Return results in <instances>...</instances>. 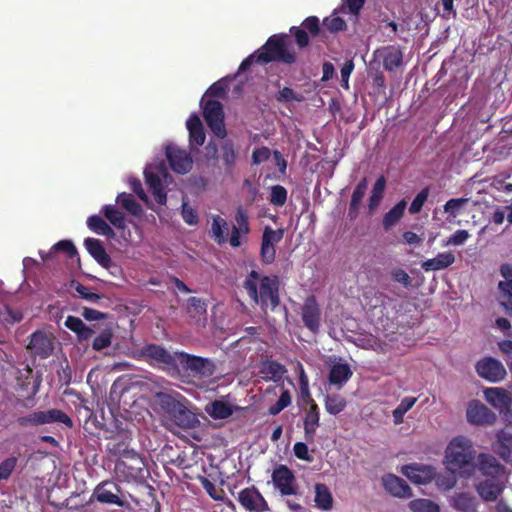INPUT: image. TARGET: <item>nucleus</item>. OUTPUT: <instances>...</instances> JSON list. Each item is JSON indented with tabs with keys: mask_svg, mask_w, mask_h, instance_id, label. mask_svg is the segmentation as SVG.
<instances>
[{
	"mask_svg": "<svg viewBox=\"0 0 512 512\" xmlns=\"http://www.w3.org/2000/svg\"><path fill=\"white\" fill-rule=\"evenodd\" d=\"M352 376V371L347 363L337 362L332 365L329 373V382L339 388Z\"/></svg>",
	"mask_w": 512,
	"mask_h": 512,
	"instance_id": "nucleus-35",
	"label": "nucleus"
},
{
	"mask_svg": "<svg viewBox=\"0 0 512 512\" xmlns=\"http://www.w3.org/2000/svg\"><path fill=\"white\" fill-rule=\"evenodd\" d=\"M111 344V333L105 331L97 336L93 341V348L95 350H102Z\"/></svg>",
	"mask_w": 512,
	"mask_h": 512,
	"instance_id": "nucleus-60",
	"label": "nucleus"
},
{
	"mask_svg": "<svg viewBox=\"0 0 512 512\" xmlns=\"http://www.w3.org/2000/svg\"><path fill=\"white\" fill-rule=\"evenodd\" d=\"M319 426V412L316 403H312L310 408L306 411L304 419V433L305 439L309 442L314 440L316 430Z\"/></svg>",
	"mask_w": 512,
	"mask_h": 512,
	"instance_id": "nucleus-34",
	"label": "nucleus"
},
{
	"mask_svg": "<svg viewBox=\"0 0 512 512\" xmlns=\"http://www.w3.org/2000/svg\"><path fill=\"white\" fill-rule=\"evenodd\" d=\"M476 371L481 378L490 382H499L506 376V369L503 364L491 357L478 361Z\"/></svg>",
	"mask_w": 512,
	"mask_h": 512,
	"instance_id": "nucleus-11",
	"label": "nucleus"
},
{
	"mask_svg": "<svg viewBox=\"0 0 512 512\" xmlns=\"http://www.w3.org/2000/svg\"><path fill=\"white\" fill-rule=\"evenodd\" d=\"M17 463L15 457L5 459L0 463V480L7 479L14 470Z\"/></svg>",
	"mask_w": 512,
	"mask_h": 512,
	"instance_id": "nucleus-57",
	"label": "nucleus"
},
{
	"mask_svg": "<svg viewBox=\"0 0 512 512\" xmlns=\"http://www.w3.org/2000/svg\"><path fill=\"white\" fill-rule=\"evenodd\" d=\"M391 275L395 281L402 284L404 287H409L411 285V277L403 269H394L391 272Z\"/></svg>",
	"mask_w": 512,
	"mask_h": 512,
	"instance_id": "nucleus-63",
	"label": "nucleus"
},
{
	"mask_svg": "<svg viewBox=\"0 0 512 512\" xmlns=\"http://www.w3.org/2000/svg\"><path fill=\"white\" fill-rule=\"evenodd\" d=\"M207 92L213 97L224 98L226 96V92H227V85L224 82V80H219V81L213 83L209 87Z\"/></svg>",
	"mask_w": 512,
	"mask_h": 512,
	"instance_id": "nucleus-59",
	"label": "nucleus"
},
{
	"mask_svg": "<svg viewBox=\"0 0 512 512\" xmlns=\"http://www.w3.org/2000/svg\"><path fill=\"white\" fill-rule=\"evenodd\" d=\"M168 422H170V425H176L184 429L195 428L199 424L197 416L187 409L184 403L180 405Z\"/></svg>",
	"mask_w": 512,
	"mask_h": 512,
	"instance_id": "nucleus-31",
	"label": "nucleus"
},
{
	"mask_svg": "<svg viewBox=\"0 0 512 512\" xmlns=\"http://www.w3.org/2000/svg\"><path fill=\"white\" fill-rule=\"evenodd\" d=\"M499 349L507 356V362L512 373V341L503 340L498 343Z\"/></svg>",
	"mask_w": 512,
	"mask_h": 512,
	"instance_id": "nucleus-64",
	"label": "nucleus"
},
{
	"mask_svg": "<svg viewBox=\"0 0 512 512\" xmlns=\"http://www.w3.org/2000/svg\"><path fill=\"white\" fill-rule=\"evenodd\" d=\"M156 404L168 422L183 403L184 398L177 392H160L156 394Z\"/></svg>",
	"mask_w": 512,
	"mask_h": 512,
	"instance_id": "nucleus-15",
	"label": "nucleus"
},
{
	"mask_svg": "<svg viewBox=\"0 0 512 512\" xmlns=\"http://www.w3.org/2000/svg\"><path fill=\"white\" fill-rule=\"evenodd\" d=\"M270 157V149L267 147L256 148L252 153V162L253 164H260L265 162Z\"/></svg>",
	"mask_w": 512,
	"mask_h": 512,
	"instance_id": "nucleus-61",
	"label": "nucleus"
},
{
	"mask_svg": "<svg viewBox=\"0 0 512 512\" xmlns=\"http://www.w3.org/2000/svg\"><path fill=\"white\" fill-rule=\"evenodd\" d=\"M94 233L106 236L119 245H125L131 241L127 226H91Z\"/></svg>",
	"mask_w": 512,
	"mask_h": 512,
	"instance_id": "nucleus-27",
	"label": "nucleus"
},
{
	"mask_svg": "<svg viewBox=\"0 0 512 512\" xmlns=\"http://www.w3.org/2000/svg\"><path fill=\"white\" fill-rule=\"evenodd\" d=\"M177 365H180L189 376L199 379L211 377L215 372V364L210 359L184 352L178 354Z\"/></svg>",
	"mask_w": 512,
	"mask_h": 512,
	"instance_id": "nucleus-5",
	"label": "nucleus"
},
{
	"mask_svg": "<svg viewBox=\"0 0 512 512\" xmlns=\"http://www.w3.org/2000/svg\"><path fill=\"white\" fill-rule=\"evenodd\" d=\"M28 349L41 358H47L53 351L52 334L44 331H36L31 336Z\"/></svg>",
	"mask_w": 512,
	"mask_h": 512,
	"instance_id": "nucleus-18",
	"label": "nucleus"
},
{
	"mask_svg": "<svg viewBox=\"0 0 512 512\" xmlns=\"http://www.w3.org/2000/svg\"><path fill=\"white\" fill-rule=\"evenodd\" d=\"M166 157L171 169L180 174L188 173L192 168V159L190 155L176 146L169 145L166 148Z\"/></svg>",
	"mask_w": 512,
	"mask_h": 512,
	"instance_id": "nucleus-13",
	"label": "nucleus"
},
{
	"mask_svg": "<svg viewBox=\"0 0 512 512\" xmlns=\"http://www.w3.org/2000/svg\"><path fill=\"white\" fill-rule=\"evenodd\" d=\"M503 488V481L500 478L487 479L476 485L477 493L487 502L495 501L502 493Z\"/></svg>",
	"mask_w": 512,
	"mask_h": 512,
	"instance_id": "nucleus-25",
	"label": "nucleus"
},
{
	"mask_svg": "<svg viewBox=\"0 0 512 512\" xmlns=\"http://www.w3.org/2000/svg\"><path fill=\"white\" fill-rule=\"evenodd\" d=\"M5 313L3 315H0L1 319L4 322H7L9 324H14L16 322H19L22 320L23 315L20 311H14L8 306H5Z\"/></svg>",
	"mask_w": 512,
	"mask_h": 512,
	"instance_id": "nucleus-62",
	"label": "nucleus"
},
{
	"mask_svg": "<svg viewBox=\"0 0 512 512\" xmlns=\"http://www.w3.org/2000/svg\"><path fill=\"white\" fill-rule=\"evenodd\" d=\"M119 492L120 490L115 483L103 482L96 487L94 496L101 503L122 506L123 502L118 496Z\"/></svg>",
	"mask_w": 512,
	"mask_h": 512,
	"instance_id": "nucleus-24",
	"label": "nucleus"
},
{
	"mask_svg": "<svg viewBox=\"0 0 512 512\" xmlns=\"http://www.w3.org/2000/svg\"><path fill=\"white\" fill-rule=\"evenodd\" d=\"M259 372L265 381L278 382L283 378L287 370L283 365L275 361L266 360L261 364Z\"/></svg>",
	"mask_w": 512,
	"mask_h": 512,
	"instance_id": "nucleus-33",
	"label": "nucleus"
},
{
	"mask_svg": "<svg viewBox=\"0 0 512 512\" xmlns=\"http://www.w3.org/2000/svg\"><path fill=\"white\" fill-rule=\"evenodd\" d=\"M293 452L295 456L300 460L307 462L313 461V457L309 453L308 446L303 442H296L293 446Z\"/></svg>",
	"mask_w": 512,
	"mask_h": 512,
	"instance_id": "nucleus-58",
	"label": "nucleus"
},
{
	"mask_svg": "<svg viewBox=\"0 0 512 512\" xmlns=\"http://www.w3.org/2000/svg\"><path fill=\"white\" fill-rule=\"evenodd\" d=\"M323 26L331 33L344 31L347 27L346 22L341 17H326L323 20Z\"/></svg>",
	"mask_w": 512,
	"mask_h": 512,
	"instance_id": "nucleus-51",
	"label": "nucleus"
},
{
	"mask_svg": "<svg viewBox=\"0 0 512 512\" xmlns=\"http://www.w3.org/2000/svg\"><path fill=\"white\" fill-rule=\"evenodd\" d=\"M291 404V394L288 390H283L278 401L269 408L271 415H277L283 409Z\"/></svg>",
	"mask_w": 512,
	"mask_h": 512,
	"instance_id": "nucleus-52",
	"label": "nucleus"
},
{
	"mask_svg": "<svg viewBox=\"0 0 512 512\" xmlns=\"http://www.w3.org/2000/svg\"><path fill=\"white\" fill-rule=\"evenodd\" d=\"M208 159L217 160L219 157L223 161L226 170L233 169L237 153L232 140L226 139L220 145V155L218 156V148L215 144L209 143L206 147Z\"/></svg>",
	"mask_w": 512,
	"mask_h": 512,
	"instance_id": "nucleus-10",
	"label": "nucleus"
},
{
	"mask_svg": "<svg viewBox=\"0 0 512 512\" xmlns=\"http://www.w3.org/2000/svg\"><path fill=\"white\" fill-rule=\"evenodd\" d=\"M456 474H447V475H437L436 476V484L439 488L443 490H450L456 485Z\"/></svg>",
	"mask_w": 512,
	"mask_h": 512,
	"instance_id": "nucleus-56",
	"label": "nucleus"
},
{
	"mask_svg": "<svg viewBox=\"0 0 512 512\" xmlns=\"http://www.w3.org/2000/svg\"><path fill=\"white\" fill-rule=\"evenodd\" d=\"M315 491V504L316 507L322 511H329L333 507V498L329 488L322 483H317L314 486Z\"/></svg>",
	"mask_w": 512,
	"mask_h": 512,
	"instance_id": "nucleus-41",
	"label": "nucleus"
},
{
	"mask_svg": "<svg viewBox=\"0 0 512 512\" xmlns=\"http://www.w3.org/2000/svg\"><path fill=\"white\" fill-rule=\"evenodd\" d=\"M238 500L249 511L264 512L268 509L265 499L255 488H246L240 491Z\"/></svg>",
	"mask_w": 512,
	"mask_h": 512,
	"instance_id": "nucleus-19",
	"label": "nucleus"
},
{
	"mask_svg": "<svg viewBox=\"0 0 512 512\" xmlns=\"http://www.w3.org/2000/svg\"><path fill=\"white\" fill-rule=\"evenodd\" d=\"M249 297L260 306L264 313L273 311L280 302L279 279L277 276H266L251 271L244 282Z\"/></svg>",
	"mask_w": 512,
	"mask_h": 512,
	"instance_id": "nucleus-2",
	"label": "nucleus"
},
{
	"mask_svg": "<svg viewBox=\"0 0 512 512\" xmlns=\"http://www.w3.org/2000/svg\"><path fill=\"white\" fill-rule=\"evenodd\" d=\"M302 320L305 326L316 333L320 327V309L314 297H308L302 307Z\"/></svg>",
	"mask_w": 512,
	"mask_h": 512,
	"instance_id": "nucleus-22",
	"label": "nucleus"
},
{
	"mask_svg": "<svg viewBox=\"0 0 512 512\" xmlns=\"http://www.w3.org/2000/svg\"><path fill=\"white\" fill-rule=\"evenodd\" d=\"M188 312L192 316H200L206 313V304L205 302L197 297H191L187 302Z\"/></svg>",
	"mask_w": 512,
	"mask_h": 512,
	"instance_id": "nucleus-54",
	"label": "nucleus"
},
{
	"mask_svg": "<svg viewBox=\"0 0 512 512\" xmlns=\"http://www.w3.org/2000/svg\"><path fill=\"white\" fill-rule=\"evenodd\" d=\"M275 99L280 103H288L292 101L300 102L303 100V96L296 93L290 87H284L276 94Z\"/></svg>",
	"mask_w": 512,
	"mask_h": 512,
	"instance_id": "nucleus-50",
	"label": "nucleus"
},
{
	"mask_svg": "<svg viewBox=\"0 0 512 512\" xmlns=\"http://www.w3.org/2000/svg\"><path fill=\"white\" fill-rule=\"evenodd\" d=\"M146 183L151 189L155 201L159 205H165L167 202V194L164 191L161 178L156 173L145 174Z\"/></svg>",
	"mask_w": 512,
	"mask_h": 512,
	"instance_id": "nucleus-42",
	"label": "nucleus"
},
{
	"mask_svg": "<svg viewBox=\"0 0 512 512\" xmlns=\"http://www.w3.org/2000/svg\"><path fill=\"white\" fill-rule=\"evenodd\" d=\"M406 206L405 200L399 201L385 214L382 224H395L403 216Z\"/></svg>",
	"mask_w": 512,
	"mask_h": 512,
	"instance_id": "nucleus-48",
	"label": "nucleus"
},
{
	"mask_svg": "<svg viewBox=\"0 0 512 512\" xmlns=\"http://www.w3.org/2000/svg\"><path fill=\"white\" fill-rule=\"evenodd\" d=\"M413 512H440L438 504L429 499H415L409 503Z\"/></svg>",
	"mask_w": 512,
	"mask_h": 512,
	"instance_id": "nucleus-47",
	"label": "nucleus"
},
{
	"mask_svg": "<svg viewBox=\"0 0 512 512\" xmlns=\"http://www.w3.org/2000/svg\"><path fill=\"white\" fill-rule=\"evenodd\" d=\"M129 186L133 193L137 195L141 201H143L145 204L149 203V197L143 189L142 183L138 178L129 179Z\"/></svg>",
	"mask_w": 512,
	"mask_h": 512,
	"instance_id": "nucleus-55",
	"label": "nucleus"
},
{
	"mask_svg": "<svg viewBox=\"0 0 512 512\" xmlns=\"http://www.w3.org/2000/svg\"><path fill=\"white\" fill-rule=\"evenodd\" d=\"M450 505L461 512H476L478 509L476 497L466 492L454 494L450 499Z\"/></svg>",
	"mask_w": 512,
	"mask_h": 512,
	"instance_id": "nucleus-32",
	"label": "nucleus"
},
{
	"mask_svg": "<svg viewBox=\"0 0 512 512\" xmlns=\"http://www.w3.org/2000/svg\"><path fill=\"white\" fill-rule=\"evenodd\" d=\"M476 450L465 436L454 437L446 447L444 464L450 473L470 477L476 469Z\"/></svg>",
	"mask_w": 512,
	"mask_h": 512,
	"instance_id": "nucleus-1",
	"label": "nucleus"
},
{
	"mask_svg": "<svg viewBox=\"0 0 512 512\" xmlns=\"http://www.w3.org/2000/svg\"><path fill=\"white\" fill-rule=\"evenodd\" d=\"M368 188V182L366 178H363L355 187L351 200L349 203L347 216L350 221L356 220L359 215L360 208L362 206L363 198Z\"/></svg>",
	"mask_w": 512,
	"mask_h": 512,
	"instance_id": "nucleus-30",
	"label": "nucleus"
},
{
	"mask_svg": "<svg viewBox=\"0 0 512 512\" xmlns=\"http://www.w3.org/2000/svg\"><path fill=\"white\" fill-rule=\"evenodd\" d=\"M289 32L294 36L298 48L303 49L309 45L310 38H315L322 32L320 20L316 16H309L300 26H292Z\"/></svg>",
	"mask_w": 512,
	"mask_h": 512,
	"instance_id": "nucleus-8",
	"label": "nucleus"
},
{
	"mask_svg": "<svg viewBox=\"0 0 512 512\" xmlns=\"http://www.w3.org/2000/svg\"><path fill=\"white\" fill-rule=\"evenodd\" d=\"M383 61V67L387 71H394L403 63V53L400 47L389 45L377 50Z\"/></svg>",
	"mask_w": 512,
	"mask_h": 512,
	"instance_id": "nucleus-26",
	"label": "nucleus"
},
{
	"mask_svg": "<svg viewBox=\"0 0 512 512\" xmlns=\"http://www.w3.org/2000/svg\"><path fill=\"white\" fill-rule=\"evenodd\" d=\"M289 36L284 33L270 36L266 43L257 50V63L268 64L280 62L292 65L297 61L296 52L289 49Z\"/></svg>",
	"mask_w": 512,
	"mask_h": 512,
	"instance_id": "nucleus-3",
	"label": "nucleus"
},
{
	"mask_svg": "<svg viewBox=\"0 0 512 512\" xmlns=\"http://www.w3.org/2000/svg\"><path fill=\"white\" fill-rule=\"evenodd\" d=\"M84 244L89 254L102 267L106 269H117V267L112 263L110 256L106 253L105 249L103 248L99 240L93 238H86Z\"/></svg>",
	"mask_w": 512,
	"mask_h": 512,
	"instance_id": "nucleus-28",
	"label": "nucleus"
},
{
	"mask_svg": "<svg viewBox=\"0 0 512 512\" xmlns=\"http://www.w3.org/2000/svg\"><path fill=\"white\" fill-rule=\"evenodd\" d=\"M212 237L219 244L240 245V237L248 233V226H212Z\"/></svg>",
	"mask_w": 512,
	"mask_h": 512,
	"instance_id": "nucleus-9",
	"label": "nucleus"
},
{
	"mask_svg": "<svg viewBox=\"0 0 512 512\" xmlns=\"http://www.w3.org/2000/svg\"><path fill=\"white\" fill-rule=\"evenodd\" d=\"M402 473L413 483L426 484L435 476L433 467L421 464L407 465L402 468Z\"/></svg>",
	"mask_w": 512,
	"mask_h": 512,
	"instance_id": "nucleus-20",
	"label": "nucleus"
},
{
	"mask_svg": "<svg viewBox=\"0 0 512 512\" xmlns=\"http://www.w3.org/2000/svg\"><path fill=\"white\" fill-rule=\"evenodd\" d=\"M169 353L164 348L157 345H147L142 349V355L151 360L154 364L165 365L167 367H175L178 361V354Z\"/></svg>",
	"mask_w": 512,
	"mask_h": 512,
	"instance_id": "nucleus-14",
	"label": "nucleus"
},
{
	"mask_svg": "<svg viewBox=\"0 0 512 512\" xmlns=\"http://www.w3.org/2000/svg\"><path fill=\"white\" fill-rule=\"evenodd\" d=\"M17 422L22 427L38 426L52 423H62L67 427H71L73 424L71 418L59 409L34 411L28 415L19 417Z\"/></svg>",
	"mask_w": 512,
	"mask_h": 512,
	"instance_id": "nucleus-6",
	"label": "nucleus"
},
{
	"mask_svg": "<svg viewBox=\"0 0 512 512\" xmlns=\"http://www.w3.org/2000/svg\"><path fill=\"white\" fill-rule=\"evenodd\" d=\"M62 252L67 255L68 258H74L77 255V251L73 243L69 240H62L54 244L48 252L39 251V254L43 261H46L54 256V254Z\"/></svg>",
	"mask_w": 512,
	"mask_h": 512,
	"instance_id": "nucleus-43",
	"label": "nucleus"
},
{
	"mask_svg": "<svg viewBox=\"0 0 512 512\" xmlns=\"http://www.w3.org/2000/svg\"><path fill=\"white\" fill-rule=\"evenodd\" d=\"M287 200V190L282 185H274L271 187L270 203L276 207H282Z\"/></svg>",
	"mask_w": 512,
	"mask_h": 512,
	"instance_id": "nucleus-49",
	"label": "nucleus"
},
{
	"mask_svg": "<svg viewBox=\"0 0 512 512\" xmlns=\"http://www.w3.org/2000/svg\"><path fill=\"white\" fill-rule=\"evenodd\" d=\"M382 483L385 490L395 497L408 498L411 496V491L407 483L393 474L384 476Z\"/></svg>",
	"mask_w": 512,
	"mask_h": 512,
	"instance_id": "nucleus-29",
	"label": "nucleus"
},
{
	"mask_svg": "<svg viewBox=\"0 0 512 512\" xmlns=\"http://www.w3.org/2000/svg\"><path fill=\"white\" fill-rule=\"evenodd\" d=\"M233 410V405L223 399L215 400L205 407L206 413L213 419H226L233 414Z\"/></svg>",
	"mask_w": 512,
	"mask_h": 512,
	"instance_id": "nucleus-39",
	"label": "nucleus"
},
{
	"mask_svg": "<svg viewBox=\"0 0 512 512\" xmlns=\"http://www.w3.org/2000/svg\"><path fill=\"white\" fill-rule=\"evenodd\" d=\"M454 261L455 256L452 252H443L432 259L422 262L421 267L425 271H437L449 267Z\"/></svg>",
	"mask_w": 512,
	"mask_h": 512,
	"instance_id": "nucleus-36",
	"label": "nucleus"
},
{
	"mask_svg": "<svg viewBox=\"0 0 512 512\" xmlns=\"http://www.w3.org/2000/svg\"><path fill=\"white\" fill-rule=\"evenodd\" d=\"M486 401L494 408L502 412L504 408L511 406L512 395L511 393L501 387H492L484 390Z\"/></svg>",
	"mask_w": 512,
	"mask_h": 512,
	"instance_id": "nucleus-23",
	"label": "nucleus"
},
{
	"mask_svg": "<svg viewBox=\"0 0 512 512\" xmlns=\"http://www.w3.org/2000/svg\"><path fill=\"white\" fill-rule=\"evenodd\" d=\"M64 325L78 336L79 340H87L89 339L92 334L93 330H91L89 327H87L84 322L74 316H68L65 320Z\"/></svg>",
	"mask_w": 512,
	"mask_h": 512,
	"instance_id": "nucleus-44",
	"label": "nucleus"
},
{
	"mask_svg": "<svg viewBox=\"0 0 512 512\" xmlns=\"http://www.w3.org/2000/svg\"><path fill=\"white\" fill-rule=\"evenodd\" d=\"M494 450L503 460L507 461L512 454V433L506 430L498 431Z\"/></svg>",
	"mask_w": 512,
	"mask_h": 512,
	"instance_id": "nucleus-37",
	"label": "nucleus"
},
{
	"mask_svg": "<svg viewBox=\"0 0 512 512\" xmlns=\"http://www.w3.org/2000/svg\"><path fill=\"white\" fill-rule=\"evenodd\" d=\"M142 206L131 193L121 192L116 196L115 204H107L101 208L104 218L109 224H124L126 216L140 219L143 215Z\"/></svg>",
	"mask_w": 512,
	"mask_h": 512,
	"instance_id": "nucleus-4",
	"label": "nucleus"
},
{
	"mask_svg": "<svg viewBox=\"0 0 512 512\" xmlns=\"http://www.w3.org/2000/svg\"><path fill=\"white\" fill-rule=\"evenodd\" d=\"M203 117L210 130L219 138L224 139L227 131L224 124L223 105L217 100H208L203 106Z\"/></svg>",
	"mask_w": 512,
	"mask_h": 512,
	"instance_id": "nucleus-7",
	"label": "nucleus"
},
{
	"mask_svg": "<svg viewBox=\"0 0 512 512\" xmlns=\"http://www.w3.org/2000/svg\"><path fill=\"white\" fill-rule=\"evenodd\" d=\"M346 400L341 395L332 394L325 397V409L331 415H337L346 407Z\"/></svg>",
	"mask_w": 512,
	"mask_h": 512,
	"instance_id": "nucleus-45",
	"label": "nucleus"
},
{
	"mask_svg": "<svg viewBox=\"0 0 512 512\" xmlns=\"http://www.w3.org/2000/svg\"><path fill=\"white\" fill-rule=\"evenodd\" d=\"M417 399L415 397H405L401 400L400 404L393 411V418L395 424H401L404 420V415L414 406Z\"/></svg>",
	"mask_w": 512,
	"mask_h": 512,
	"instance_id": "nucleus-46",
	"label": "nucleus"
},
{
	"mask_svg": "<svg viewBox=\"0 0 512 512\" xmlns=\"http://www.w3.org/2000/svg\"><path fill=\"white\" fill-rule=\"evenodd\" d=\"M428 196H429V188L425 187L413 199V201L409 207V212L411 214H416V213L420 212L423 205L427 201Z\"/></svg>",
	"mask_w": 512,
	"mask_h": 512,
	"instance_id": "nucleus-53",
	"label": "nucleus"
},
{
	"mask_svg": "<svg viewBox=\"0 0 512 512\" xmlns=\"http://www.w3.org/2000/svg\"><path fill=\"white\" fill-rule=\"evenodd\" d=\"M475 465L478 470L487 477L501 478L505 473L504 466L490 454L480 453L475 460Z\"/></svg>",
	"mask_w": 512,
	"mask_h": 512,
	"instance_id": "nucleus-16",
	"label": "nucleus"
},
{
	"mask_svg": "<svg viewBox=\"0 0 512 512\" xmlns=\"http://www.w3.org/2000/svg\"><path fill=\"white\" fill-rule=\"evenodd\" d=\"M283 229L278 228L276 230L271 229L269 226L266 227L261 246V256L264 262L271 263L275 258V244L278 243L283 237Z\"/></svg>",
	"mask_w": 512,
	"mask_h": 512,
	"instance_id": "nucleus-17",
	"label": "nucleus"
},
{
	"mask_svg": "<svg viewBox=\"0 0 512 512\" xmlns=\"http://www.w3.org/2000/svg\"><path fill=\"white\" fill-rule=\"evenodd\" d=\"M186 125L189 131L190 142L202 146L205 142L206 135L199 116L196 114L191 115Z\"/></svg>",
	"mask_w": 512,
	"mask_h": 512,
	"instance_id": "nucleus-38",
	"label": "nucleus"
},
{
	"mask_svg": "<svg viewBox=\"0 0 512 512\" xmlns=\"http://www.w3.org/2000/svg\"><path fill=\"white\" fill-rule=\"evenodd\" d=\"M467 421L471 424H490L495 420V415L485 405L478 401L469 403L466 412Z\"/></svg>",
	"mask_w": 512,
	"mask_h": 512,
	"instance_id": "nucleus-21",
	"label": "nucleus"
},
{
	"mask_svg": "<svg viewBox=\"0 0 512 512\" xmlns=\"http://www.w3.org/2000/svg\"><path fill=\"white\" fill-rule=\"evenodd\" d=\"M272 480L282 495L296 494L295 476L285 465H280L273 471Z\"/></svg>",
	"mask_w": 512,
	"mask_h": 512,
	"instance_id": "nucleus-12",
	"label": "nucleus"
},
{
	"mask_svg": "<svg viewBox=\"0 0 512 512\" xmlns=\"http://www.w3.org/2000/svg\"><path fill=\"white\" fill-rule=\"evenodd\" d=\"M470 205H472V202L469 198L462 197L448 200L444 205V210L448 214L447 220L451 222V218L454 219L457 216L463 215L467 212Z\"/></svg>",
	"mask_w": 512,
	"mask_h": 512,
	"instance_id": "nucleus-40",
	"label": "nucleus"
}]
</instances>
